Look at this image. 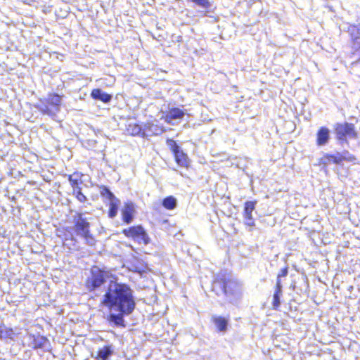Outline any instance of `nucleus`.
<instances>
[{
	"label": "nucleus",
	"instance_id": "f257e3e1",
	"mask_svg": "<svg viewBox=\"0 0 360 360\" xmlns=\"http://www.w3.org/2000/svg\"><path fill=\"white\" fill-rule=\"evenodd\" d=\"M101 303L111 311L120 312L118 314L111 313L109 320L116 325H122L123 314L131 313L135 307L132 291L125 284L111 281L108 291L104 295Z\"/></svg>",
	"mask_w": 360,
	"mask_h": 360
},
{
	"label": "nucleus",
	"instance_id": "f03ea898",
	"mask_svg": "<svg viewBox=\"0 0 360 360\" xmlns=\"http://www.w3.org/2000/svg\"><path fill=\"white\" fill-rule=\"evenodd\" d=\"M217 287L221 288L227 300L231 303L236 302L242 296V285L237 281L230 280L224 283L215 282L214 288Z\"/></svg>",
	"mask_w": 360,
	"mask_h": 360
},
{
	"label": "nucleus",
	"instance_id": "7ed1b4c3",
	"mask_svg": "<svg viewBox=\"0 0 360 360\" xmlns=\"http://www.w3.org/2000/svg\"><path fill=\"white\" fill-rule=\"evenodd\" d=\"M91 219L84 217L82 213H77L73 217V222L75 223V231L78 236L84 238L86 243L93 245L94 239L89 233V220Z\"/></svg>",
	"mask_w": 360,
	"mask_h": 360
},
{
	"label": "nucleus",
	"instance_id": "20e7f679",
	"mask_svg": "<svg viewBox=\"0 0 360 360\" xmlns=\"http://www.w3.org/2000/svg\"><path fill=\"white\" fill-rule=\"evenodd\" d=\"M46 103H41L37 107L44 114L54 117L60 111L61 97L58 94H49L46 98Z\"/></svg>",
	"mask_w": 360,
	"mask_h": 360
},
{
	"label": "nucleus",
	"instance_id": "39448f33",
	"mask_svg": "<svg viewBox=\"0 0 360 360\" xmlns=\"http://www.w3.org/2000/svg\"><path fill=\"white\" fill-rule=\"evenodd\" d=\"M123 233L128 238H132L139 243L147 245L149 238L141 226H131L123 230Z\"/></svg>",
	"mask_w": 360,
	"mask_h": 360
},
{
	"label": "nucleus",
	"instance_id": "423d86ee",
	"mask_svg": "<svg viewBox=\"0 0 360 360\" xmlns=\"http://www.w3.org/2000/svg\"><path fill=\"white\" fill-rule=\"evenodd\" d=\"M106 273L102 271L98 267L91 269V277L87 281L86 285L89 290H93L100 287L105 281Z\"/></svg>",
	"mask_w": 360,
	"mask_h": 360
},
{
	"label": "nucleus",
	"instance_id": "0eeeda50",
	"mask_svg": "<svg viewBox=\"0 0 360 360\" xmlns=\"http://www.w3.org/2000/svg\"><path fill=\"white\" fill-rule=\"evenodd\" d=\"M101 194L109 200L110 210L108 215L110 218H114L117 214L120 200L106 188L103 189Z\"/></svg>",
	"mask_w": 360,
	"mask_h": 360
},
{
	"label": "nucleus",
	"instance_id": "6e6552de",
	"mask_svg": "<svg viewBox=\"0 0 360 360\" xmlns=\"http://www.w3.org/2000/svg\"><path fill=\"white\" fill-rule=\"evenodd\" d=\"M348 32L351 37L353 49L356 50L360 56V25H350L348 27Z\"/></svg>",
	"mask_w": 360,
	"mask_h": 360
},
{
	"label": "nucleus",
	"instance_id": "1a4fd4ad",
	"mask_svg": "<svg viewBox=\"0 0 360 360\" xmlns=\"http://www.w3.org/2000/svg\"><path fill=\"white\" fill-rule=\"evenodd\" d=\"M336 132L339 139H342L344 136L354 138L356 135L354 125L348 123L338 124L336 127Z\"/></svg>",
	"mask_w": 360,
	"mask_h": 360
},
{
	"label": "nucleus",
	"instance_id": "9d476101",
	"mask_svg": "<svg viewBox=\"0 0 360 360\" xmlns=\"http://www.w3.org/2000/svg\"><path fill=\"white\" fill-rule=\"evenodd\" d=\"M135 206L131 202H127L124 203L122 209V215L123 221L129 224L133 221L135 214Z\"/></svg>",
	"mask_w": 360,
	"mask_h": 360
},
{
	"label": "nucleus",
	"instance_id": "9b49d317",
	"mask_svg": "<svg viewBox=\"0 0 360 360\" xmlns=\"http://www.w3.org/2000/svg\"><path fill=\"white\" fill-rule=\"evenodd\" d=\"M185 112L180 108H174L169 110L165 116V121L171 124H174V121L181 120L184 116Z\"/></svg>",
	"mask_w": 360,
	"mask_h": 360
},
{
	"label": "nucleus",
	"instance_id": "f8f14e48",
	"mask_svg": "<svg viewBox=\"0 0 360 360\" xmlns=\"http://www.w3.org/2000/svg\"><path fill=\"white\" fill-rule=\"evenodd\" d=\"M146 132V136L152 135H160L165 131L164 127L152 122H147L144 125Z\"/></svg>",
	"mask_w": 360,
	"mask_h": 360
},
{
	"label": "nucleus",
	"instance_id": "ddd939ff",
	"mask_svg": "<svg viewBox=\"0 0 360 360\" xmlns=\"http://www.w3.org/2000/svg\"><path fill=\"white\" fill-rule=\"evenodd\" d=\"M113 349L111 346H103L100 348L96 354H92L96 360H108V358L112 354Z\"/></svg>",
	"mask_w": 360,
	"mask_h": 360
},
{
	"label": "nucleus",
	"instance_id": "4468645a",
	"mask_svg": "<svg viewBox=\"0 0 360 360\" xmlns=\"http://www.w3.org/2000/svg\"><path fill=\"white\" fill-rule=\"evenodd\" d=\"M127 131L132 136H141L142 137H146V132L144 129V127L142 128L139 124L136 123H129L127 125Z\"/></svg>",
	"mask_w": 360,
	"mask_h": 360
},
{
	"label": "nucleus",
	"instance_id": "2eb2a0df",
	"mask_svg": "<svg viewBox=\"0 0 360 360\" xmlns=\"http://www.w3.org/2000/svg\"><path fill=\"white\" fill-rule=\"evenodd\" d=\"M212 320L219 331L224 332L226 330L229 321L227 319L220 316H213Z\"/></svg>",
	"mask_w": 360,
	"mask_h": 360
},
{
	"label": "nucleus",
	"instance_id": "dca6fc26",
	"mask_svg": "<svg viewBox=\"0 0 360 360\" xmlns=\"http://www.w3.org/2000/svg\"><path fill=\"white\" fill-rule=\"evenodd\" d=\"M329 139V130L326 127H321L317 134V144L326 145Z\"/></svg>",
	"mask_w": 360,
	"mask_h": 360
},
{
	"label": "nucleus",
	"instance_id": "f3484780",
	"mask_svg": "<svg viewBox=\"0 0 360 360\" xmlns=\"http://www.w3.org/2000/svg\"><path fill=\"white\" fill-rule=\"evenodd\" d=\"M91 96L96 100H100L104 103H108L111 100V96L103 92L99 89H94L91 91Z\"/></svg>",
	"mask_w": 360,
	"mask_h": 360
},
{
	"label": "nucleus",
	"instance_id": "a211bd4d",
	"mask_svg": "<svg viewBox=\"0 0 360 360\" xmlns=\"http://www.w3.org/2000/svg\"><path fill=\"white\" fill-rule=\"evenodd\" d=\"M282 295V285L281 280H278L276 282V289L274 295L273 306L276 309L280 306L281 302L280 298Z\"/></svg>",
	"mask_w": 360,
	"mask_h": 360
},
{
	"label": "nucleus",
	"instance_id": "6ab92c4d",
	"mask_svg": "<svg viewBox=\"0 0 360 360\" xmlns=\"http://www.w3.org/2000/svg\"><path fill=\"white\" fill-rule=\"evenodd\" d=\"M176 163L181 167H187L188 160L187 155L183 151L179 150L174 153Z\"/></svg>",
	"mask_w": 360,
	"mask_h": 360
},
{
	"label": "nucleus",
	"instance_id": "aec40b11",
	"mask_svg": "<svg viewBox=\"0 0 360 360\" xmlns=\"http://www.w3.org/2000/svg\"><path fill=\"white\" fill-rule=\"evenodd\" d=\"M162 205L167 210H173L176 206V200L172 196H169L163 200Z\"/></svg>",
	"mask_w": 360,
	"mask_h": 360
},
{
	"label": "nucleus",
	"instance_id": "412c9836",
	"mask_svg": "<svg viewBox=\"0 0 360 360\" xmlns=\"http://www.w3.org/2000/svg\"><path fill=\"white\" fill-rule=\"evenodd\" d=\"M13 334L12 329L7 328L4 324L0 325V338H11Z\"/></svg>",
	"mask_w": 360,
	"mask_h": 360
},
{
	"label": "nucleus",
	"instance_id": "4be33fe9",
	"mask_svg": "<svg viewBox=\"0 0 360 360\" xmlns=\"http://www.w3.org/2000/svg\"><path fill=\"white\" fill-rule=\"evenodd\" d=\"M256 202L248 201L245 205V217H252V214L255 208Z\"/></svg>",
	"mask_w": 360,
	"mask_h": 360
},
{
	"label": "nucleus",
	"instance_id": "5701e85b",
	"mask_svg": "<svg viewBox=\"0 0 360 360\" xmlns=\"http://www.w3.org/2000/svg\"><path fill=\"white\" fill-rule=\"evenodd\" d=\"M46 341H47V340L44 337H41V336H38L37 338L34 337L33 343H32L33 347H34V348L43 347L45 345Z\"/></svg>",
	"mask_w": 360,
	"mask_h": 360
},
{
	"label": "nucleus",
	"instance_id": "b1692460",
	"mask_svg": "<svg viewBox=\"0 0 360 360\" xmlns=\"http://www.w3.org/2000/svg\"><path fill=\"white\" fill-rule=\"evenodd\" d=\"M79 178V175L78 174H74L72 175H70L69 176V181L70 182L72 188H73V191L75 190V188H76L77 187H79L78 185V179Z\"/></svg>",
	"mask_w": 360,
	"mask_h": 360
},
{
	"label": "nucleus",
	"instance_id": "393cba45",
	"mask_svg": "<svg viewBox=\"0 0 360 360\" xmlns=\"http://www.w3.org/2000/svg\"><path fill=\"white\" fill-rule=\"evenodd\" d=\"M74 194L76 195L77 200L82 202H84L86 199V196L81 192V189L79 187H77L73 191Z\"/></svg>",
	"mask_w": 360,
	"mask_h": 360
},
{
	"label": "nucleus",
	"instance_id": "a878e982",
	"mask_svg": "<svg viewBox=\"0 0 360 360\" xmlns=\"http://www.w3.org/2000/svg\"><path fill=\"white\" fill-rule=\"evenodd\" d=\"M167 146L172 149L174 154L179 150V146H177L176 143L172 140V139H167Z\"/></svg>",
	"mask_w": 360,
	"mask_h": 360
},
{
	"label": "nucleus",
	"instance_id": "bb28decb",
	"mask_svg": "<svg viewBox=\"0 0 360 360\" xmlns=\"http://www.w3.org/2000/svg\"><path fill=\"white\" fill-rule=\"evenodd\" d=\"M194 3L198 4V6L207 8L210 6V4L208 0H192Z\"/></svg>",
	"mask_w": 360,
	"mask_h": 360
},
{
	"label": "nucleus",
	"instance_id": "cd10ccee",
	"mask_svg": "<svg viewBox=\"0 0 360 360\" xmlns=\"http://www.w3.org/2000/svg\"><path fill=\"white\" fill-rule=\"evenodd\" d=\"M245 224L249 226L255 225V221L252 217H245Z\"/></svg>",
	"mask_w": 360,
	"mask_h": 360
},
{
	"label": "nucleus",
	"instance_id": "c85d7f7f",
	"mask_svg": "<svg viewBox=\"0 0 360 360\" xmlns=\"http://www.w3.org/2000/svg\"><path fill=\"white\" fill-rule=\"evenodd\" d=\"M288 274V269H283L281 270V273L278 274V278H277V281L278 280H280V278L282 277V276H285L286 275Z\"/></svg>",
	"mask_w": 360,
	"mask_h": 360
},
{
	"label": "nucleus",
	"instance_id": "c756f323",
	"mask_svg": "<svg viewBox=\"0 0 360 360\" xmlns=\"http://www.w3.org/2000/svg\"><path fill=\"white\" fill-rule=\"evenodd\" d=\"M135 271H137V272H139V273H141V272H143L144 270H140L138 268H136V269L134 270Z\"/></svg>",
	"mask_w": 360,
	"mask_h": 360
},
{
	"label": "nucleus",
	"instance_id": "7c9ffc66",
	"mask_svg": "<svg viewBox=\"0 0 360 360\" xmlns=\"http://www.w3.org/2000/svg\"><path fill=\"white\" fill-rule=\"evenodd\" d=\"M333 158L334 159V160H333V161H334L335 162H338L335 158H333Z\"/></svg>",
	"mask_w": 360,
	"mask_h": 360
}]
</instances>
